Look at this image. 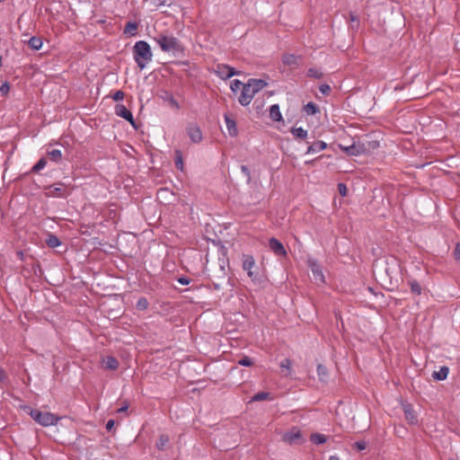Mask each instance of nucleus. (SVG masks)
<instances>
[{
  "instance_id": "nucleus-12",
  "label": "nucleus",
  "mask_w": 460,
  "mask_h": 460,
  "mask_svg": "<svg viewBox=\"0 0 460 460\" xmlns=\"http://www.w3.org/2000/svg\"><path fill=\"white\" fill-rule=\"evenodd\" d=\"M187 134L190 140L198 144L202 141L203 136L200 128L196 124H190L186 128Z\"/></svg>"
},
{
  "instance_id": "nucleus-14",
  "label": "nucleus",
  "mask_w": 460,
  "mask_h": 460,
  "mask_svg": "<svg viewBox=\"0 0 460 460\" xmlns=\"http://www.w3.org/2000/svg\"><path fill=\"white\" fill-rule=\"evenodd\" d=\"M300 59L301 58L299 56H296L294 54H285L282 58V62L286 66L296 68L299 66Z\"/></svg>"
},
{
  "instance_id": "nucleus-20",
  "label": "nucleus",
  "mask_w": 460,
  "mask_h": 460,
  "mask_svg": "<svg viewBox=\"0 0 460 460\" xmlns=\"http://www.w3.org/2000/svg\"><path fill=\"white\" fill-rule=\"evenodd\" d=\"M303 110L306 115H315L317 113H320L319 106L312 102H309L307 104H305Z\"/></svg>"
},
{
  "instance_id": "nucleus-1",
  "label": "nucleus",
  "mask_w": 460,
  "mask_h": 460,
  "mask_svg": "<svg viewBox=\"0 0 460 460\" xmlns=\"http://www.w3.org/2000/svg\"><path fill=\"white\" fill-rule=\"evenodd\" d=\"M153 40L160 47L163 52L172 53L174 56L183 52L181 43L173 35L159 33L153 38Z\"/></svg>"
},
{
  "instance_id": "nucleus-50",
  "label": "nucleus",
  "mask_w": 460,
  "mask_h": 460,
  "mask_svg": "<svg viewBox=\"0 0 460 460\" xmlns=\"http://www.w3.org/2000/svg\"><path fill=\"white\" fill-rule=\"evenodd\" d=\"M114 424H115L114 420H109L106 423V429L109 431L111 430L114 427Z\"/></svg>"
},
{
  "instance_id": "nucleus-13",
  "label": "nucleus",
  "mask_w": 460,
  "mask_h": 460,
  "mask_svg": "<svg viewBox=\"0 0 460 460\" xmlns=\"http://www.w3.org/2000/svg\"><path fill=\"white\" fill-rule=\"evenodd\" d=\"M269 247L277 256H286L287 251L284 245L275 237L269 240Z\"/></svg>"
},
{
  "instance_id": "nucleus-23",
  "label": "nucleus",
  "mask_w": 460,
  "mask_h": 460,
  "mask_svg": "<svg viewBox=\"0 0 460 460\" xmlns=\"http://www.w3.org/2000/svg\"><path fill=\"white\" fill-rule=\"evenodd\" d=\"M137 23L136 22H128L124 28V33L134 36L137 34Z\"/></svg>"
},
{
  "instance_id": "nucleus-21",
  "label": "nucleus",
  "mask_w": 460,
  "mask_h": 460,
  "mask_svg": "<svg viewBox=\"0 0 460 460\" xmlns=\"http://www.w3.org/2000/svg\"><path fill=\"white\" fill-rule=\"evenodd\" d=\"M270 115L274 121L282 120V115L279 110V106L278 104H273L270 106Z\"/></svg>"
},
{
  "instance_id": "nucleus-10",
  "label": "nucleus",
  "mask_w": 460,
  "mask_h": 460,
  "mask_svg": "<svg viewBox=\"0 0 460 460\" xmlns=\"http://www.w3.org/2000/svg\"><path fill=\"white\" fill-rule=\"evenodd\" d=\"M402 407L404 412V416L408 423L414 425L418 423V418L413 407L407 402H402Z\"/></svg>"
},
{
  "instance_id": "nucleus-4",
  "label": "nucleus",
  "mask_w": 460,
  "mask_h": 460,
  "mask_svg": "<svg viewBox=\"0 0 460 460\" xmlns=\"http://www.w3.org/2000/svg\"><path fill=\"white\" fill-rule=\"evenodd\" d=\"M242 268L247 272L248 277L253 282L261 280L259 268L256 266L255 260L251 254H243L242 256Z\"/></svg>"
},
{
  "instance_id": "nucleus-30",
  "label": "nucleus",
  "mask_w": 460,
  "mask_h": 460,
  "mask_svg": "<svg viewBox=\"0 0 460 460\" xmlns=\"http://www.w3.org/2000/svg\"><path fill=\"white\" fill-rule=\"evenodd\" d=\"M311 441L314 444L321 445L326 442V437L321 433H313L311 435Z\"/></svg>"
},
{
  "instance_id": "nucleus-7",
  "label": "nucleus",
  "mask_w": 460,
  "mask_h": 460,
  "mask_svg": "<svg viewBox=\"0 0 460 460\" xmlns=\"http://www.w3.org/2000/svg\"><path fill=\"white\" fill-rule=\"evenodd\" d=\"M214 73L222 80H227L235 75H239L238 71L226 64H217L214 68Z\"/></svg>"
},
{
  "instance_id": "nucleus-44",
  "label": "nucleus",
  "mask_w": 460,
  "mask_h": 460,
  "mask_svg": "<svg viewBox=\"0 0 460 460\" xmlns=\"http://www.w3.org/2000/svg\"><path fill=\"white\" fill-rule=\"evenodd\" d=\"M355 447L358 451H362L367 448V442L365 440H358L355 442Z\"/></svg>"
},
{
  "instance_id": "nucleus-49",
  "label": "nucleus",
  "mask_w": 460,
  "mask_h": 460,
  "mask_svg": "<svg viewBox=\"0 0 460 460\" xmlns=\"http://www.w3.org/2000/svg\"><path fill=\"white\" fill-rule=\"evenodd\" d=\"M178 282L181 285H188L190 284V280L188 278L181 277L178 279Z\"/></svg>"
},
{
  "instance_id": "nucleus-34",
  "label": "nucleus",
  "mask_w": 460,
  "mask_h": 460,
  "mask_svg": "<svg viewBox=\"0 0 460 460\" xmlns=\"http://www.w3.org/2000/svg\"><path fill=\"white\" fill-rule=\"evenodd\" d=\"M148 305H149L148 300L143 296L137 300L136 307H137V309H138L140 311H144V310L147 309Z\"/></svg>"
},
{
  "instance_id": "nucleus-52",
  "label": "nucleus",
  "mask_w": 460,
  "mask_h": 460,
  "mask_svg": "<svg viewBox=\"0 0 460 460\" xmlns=\"http://www.w3.org/2000/svg\"><path fill=\"white\" fill-rule=\"evenodd\" d=\"M23 256H24V254H23V252H22V251H19V252H17V257H18L20 260H22H22H23Z\"/></svg>"
},
{
  "instance_id": "nucleus-31",
  "label": "nucleus",
  "mask_w": 460,
  "mask_h": 460,
  "mask_svg": "<svg viewBox=\"0 0 460 460\" xmlns=\"http://www.w3.org/2000/svg\"><path fill=\"white\" fill-rule=\"evenodd\" d=\"M307 75L311 78L320 79L323 77V73L315 67H311L307 71Z\"/></svg>"
},
{
  "instance_id": "nucleus-56",
  "label": "nucleus",
  "mask_w": 460,
  "mask_h": 460,
  "mask_svg": "<svg viewBox=\"0 0 460 460\" xmlns=\"http://www.w3.org/2000/svg\"><path fill=\"white\" fill-rule=\"evenodd\" d=\"M450 460H453V459H450Z\"/></svg>"
},
{
  "instance_id": "nucleus-40",
  "label": "nucleus",
  "mask_w": 460,
  "mask_h": 460,
  "mask_svg": "<svg viewBox=\"0 0 460 460\" xmlns=\"http://www.w3.org/2000/svg\"><path fill=\"white\" fill-rule=\"evenodd\" d=\"M279 367L282 370L286 369L288 370V372H290V369H291V360L289 358H285L283 359L280 364H279ZM289 373H287L286 376H288Z\"/></svg>"
},
{
  "instance_id": "nucleus-16",
  "label": "nucleus",
  "mask_w": 460,
  "mask_h": 460,
  "mask_svg": "<svg viewBox=\"0 0 460 460\" xmlns=\"http://www.w3.org/2000/svg\"><path fill=\"white\" fill-rule=\"evenodd\" d=\"M226 125L228 130V133L231 137L237 136L238 130L236 127V122L234 119L230 118L229 115L225 114L224 115Z\"/></svg>"
},
{
  "instance_id": "nucleus-55",
  "label": "nucleus",
  "mask_w": 460,
  "mask_h": 460,
  "mask_svg": "<svg viewBox=\"0 0 460 460\" xmlns=\"http://www.w3.org/2000/svg\"><path fill=\"white\" fill-rule=\"evenodd\" d=\"M4 0H0V2H4Z\"/></svg>"
},
{
  "instance_id": "nucleus-17",
  "label": "nucleus",
  "mask_w": 460,
  "mask_h": 460,
  "mask_svg": "<svg viewBox=\"0 0 460 460\" xmlns=\"http://www.w3.org/2000/svg\"><path fill=\"white\" fill-rule=\"evenodd\" d=\"M327 147V144L323 140H318L309 145L306 150V154H316L324 150Z\"/></svg>"
},
{
  "instance_id": "nucleus-18",
  "label": "nucleus",
  "mask_w": 460,
  "mask_h": 460,
  "mask_svg": "<svg viewBox=\"0 0 460 460\" xmlns=\"http://www.w3.org/2000/svg\"><path fill=\"white\" fill-rule=\"evenodd\" d=\"M449 373V368L446 366H442L438 371H434L432 376L434 379L443 381L447 379Z\"/></svg>"
},
{
  "instance_id": "nucleus-3",
  "label": "nucleus",
  "mask_w": 460,
  "mask_h": 460,
  "mask_svg": "<svg viewBox=\"0 0 460 460\" xmlns=\"http://www.w3.org/2000/svg\"><path fill=\"white\" fill-rule=\"evenodd\" d=\"M30 415L37 423L43 427L57 425L60 420V417L51 412L41 411L36 409H31L30 411Z\"/></svg>"
},
{
  "instance_id": "nucleus-11",
  "label": "nucleus",
  "mask_w": 460,
  "mask_h": 460,
  "mask_svg": "<svg viewBox=\"0 0 460 460\" xmlns=\"http://www.w3.org/2000/svg\"><path fill=\"white\" fill-rule=\"evenodd\" d=\"M308 267L310 268L314 279L316 282L323 283L324 282V275L322 270L321 265L315 260L308 261Z\"/></svg>"
},
{
  "instance_id": "nucleus-9",
  "label": "nucleus",
  "mask_w": 460,
  "mask_h": 460,
  "mask_svg": "<svg viewBox=\"0 0 460 460\" xmlns=\"http://www.w3.org/2000/svg\"><path fill=\"white\" fill-rule=\"evenodd\" d=\"M115 114L128 121L134 128H136L135 119L132 112L127 109L124 104H117L115 106Z\"/></svg>"
},
{
  "instance_id": "nucleus-53",
  "label": "nucleus",
  "mask_w": 460,
  "mask_h": 460,
  "mask_svg": "<svg viewBox=\"0 0 460 460\" xmlns=\"http://www.w3.org/2000/svg\"><path fill=\"white\" fill-rule=\"evenodd\" d=\"M329 460H340L339 456H331L329 457Z\"/></svg>"
},
{
  "instance_id": "nucleus-6",
  "label": "nucleus",
  "mask_w": 460,
  "mask_h": 460,
  "mask_svg": "<svg viewBox=\"0 0 460 460\" xmlns=\"http://www.w3.org/2000/svg\"><path fill=\"white\" fill-rule=\"evenodd\" d=\"M339 148L342 150L347 155L358 156L367 152V148L365 144L361 142H353L349 146H344L342 144L338 145Z\"/></svg>"
},
{
  "instance_id": "nucleus-8",
  "label": "nucleus",
  "mask_w": 460,
  "mask_h": 460,
  "mask_svg": "<svg viewBox=\"0 0 460 460\" xmlns=\"http://www.w3.org/2000/svg\"><path fill=\"white\" fill-rule=\"evenodd\" d=\"M254 95L255 94L252 93L250 85L247 83L243 84V86L238 97V102L241 105L247 106L251 103Z\"/></svg>"
},
{
  "instance_id": "nucleus-32",
  "label": "nucleus",
  "mask_w": 460,
  "mask_h": 460,
  "mask_svg": "<svg viewBox=\"0 0 460 460\" xmlns=\"http://www.w3.org/2000/svg\"><path fill=\"white\" fill-rule=\"evenodd\" d=\"M47 164V160L45 158H40L31 168V172H39L42 169L45 168Z\"/></svg>"
},
{
  "instance_id": "nucleus-5",
  "label": "nucleus",
  "mask_w": 460,
  "mask_h": 460,
  "mask_svg": "<svg viewBox=\"0 0 460 460\" xmlns=\"http://www.w3.org/2000/svg\"><path fill=\"white\" fill-rule=\"evenodd\" d=\"M46 195L49 198H66L69 196L67 187L63 182L54 183L45 188Z\"/></svg>"
},
{
  "instance_id": "nucleus-38",
  "label": "nucleus",
  "mask_w": 460,
  "mask_h": 460,
  "mask_svg": "<svg viewBox=\"0 0 460 460\" xmlns=\"http://www.w3.org/2000/svg\"><path fill=\"white\" fill-rule=\"evenodd\" d=\"M270 396V394L269 393H266V392H260V393H257L256 394H254L252 397V402H259V401H263V400H266L268 399Z\"/></svg>"
},
{
  "instance_id": "nucleus-22",
  "label": "nucleus",
  "mask_w": 460,
  "mask_h": 460,
  "mask_svg": "<svg viewBox=\"0 0 460 460\" xmlns=\"http://www.w3.org/2000/svg\"><path fill=\"white\" fill-rule=\"evenodd\" d=\"M290 132L297 139H305L307 137V130L304 129L302 127H293Z\"/></svg>"
},
{
  "instance_id": "nucleus-37",
  "label": "nucleus",
  "mask_w": 460,
  "mask_h": 460,
  "mask_svg": "<svg viewBox=\"0 0 460 460\" xmlns=\"http://www.w3.org/2000/svg\"><path fill=\"white\" fill-rule=\"evenodd\" d=\"M317 374H318V376H319L321 380H325V378L328 376V371H327L326 367H324L323 365L319 364L317 366Z\"/></svg>"
},
{
  "instance_id": "nucleus-29",
  "label": "nucleus",
  "mask_w": 460,
  "mask_h": 460,
  "mask_svg": "<svg viewBox=\"0 0 460 460\" xmlns=\"http://www.w3.org/2000/svg\"><path fill=\"white\" fill-rule=\"evenodd\" d=\"M175 166L177 169L183 171L184 165H183V157L181 150H175Z\"/></svg>"
},
{
  "instance_id": "nucleus-41",
  "label": "nucleus",
  "mask_w": 460,
  "mask_h": 460,
  "mask_svg": "<svg viewBox=\"0 0 460 460\" xmlns=\"http://www.w3.org/2000/svg\"><path fill=\"white\" fill-rule=\"evenodd\" d=\"M319 91L323 95H329L332 92V88L329 84H323L319 86Z\"/></svg>"
},
{
  "instance_id": "nucleus-35",
  "label": "nucleus",
  "mask_w": 460,
  "mask_h": 460,
  "mask_svg": "<svg viewBox=\"0 0 460 460\" xmlns=\"http://www.w3.org/2000/svg\"><path fill=\"white\" fill-rule=\"evenodd\" d=\"M410 287H411V290L412 293H414L416 295L421 294L422 289H421L420 283L417 280H411Z\"/></svg>"
},
{
  "instance_id": "nucleus-43",
  "label": "nucleus",
  "mask_w": 460,
  "mask_h": 460,
  "mask_svg": "<svg viewBox=\"0 0 460 460\" xmlns=\"http://www.w3.org/2000/svg\"><path fill=\"white\" fill-rule=\"evenodd\" d=\"M124 93L120 90L117 91L114 93L113 96H112V99L115 101V102H119V101H122L124 99Z\"/></svg>"
},
{
  "instance_id": "nucleus-47",
  "label": "nucleus",
  "mask_w": 460,
  "mask_h": 460,
  "mask_svg": "<svg viewBox=\"0 0 460 460\" xmlns=\"http://www.w3.org/2000/svg\"><path fill=\"white\" fill-rule=\"evenodd\" d=\"M7 380V376L5 371L0 367V384H4Z\"/></svg>"
},
{
  "instance_id": "nucleus-36",
  "label": "nucleus",
  "mask_w": 460,
  "mask_h": 460,
  "mask_svg": "<svg viewBox=\"0 0 460 460\" xmlns=\"http://www.w3.org/2000/svg\"><path fill=\"white\" fill-rule=\"evenodd\" d=\"M243 84L242 81L238 80V79H234L231 82V85H230V88L232 90V92L234 93H236L237 91L241 90L242 91V88L243 86Z\"/></svg>"
},
{
  "instance_id": "nucleus-26",
  "label": "nucleus",
  "mask_w": 460,
  "mask_h": 460,
  "mask_svg": "<svg viewBox=\"0 0 460 460\" xmlns=\"http://www.w3.org/2000/svg\"><path fill=\"white\" fill-rule=\"evenodd\" d=\"M169 440L170 439H169L168 435H165V434L160 435L159 439L157 440V442L155 444L157 449H159L161 451L164 450L166 446L169 443Z\"/></svg>"
},
{
  "instance_id": "nucleus-25",
  "label": "nucleus",
  "mask_w": 460,
  "mask_h": 460,
  "mask_svg": "<svg viewBox=\"0 0 460 460\" xmlns=\"http://www.w3.org/2000/svg\"><path fill=\"white\" fill-rule=\"evenodd\" d=\"M46 243L50 248L58 247L61 244L60 240L55 234H49L46 239Z\"/></svg>"
},
{
  "instance_id": "nucleus-48",
  "label": "nucleus",
  "mask_w": 460,
  "mask_h": 460,
  "mask_svg": "<svg viewBox=\"0 0 460 460\" xmlns=\"http://www.w3.org/2000/svg\"><path fill=\"white\" fill-rule=\"evenodd\" d=\"M454 256L456 261H460V243L456 244L454 251Z\"/></svg>"
},
{
  "instance_id": "nucleus-27",
  "label": "nucleus",
  "mask_w": 460,
  "mask_h": 460,
  "mask_svg": "<svg viewBox=\"0 0 460 460\" xmlns=\"http://www.w3.org/2000/svg\"><path fill=\"white\" fill-rule=\"evenodd\" d=\"M301 438V433L299 430H293L291 432L286 433L284 436L285 441L289 443H294L296 439Z\"/></svg>"
},
{
  "instance_id": "nucleus-45",
  "label": "nucleus",
  "mask_w": 460,
  "mask_h": 460,
  "mask_svg": "<svg viewBox=\"0 0 460 460\" xmlns=\"http://www.w3.org/2000/svg\"><path fill=\"white\" fill-rule=\"evenodd\" d=\"M241 172L247 177V182H250L251 181V172L250 169L246 165L241 166Z\"/></svg>"
},
{
  "instance_id": "nucleus-46",
  "label": "nucleus",
  "mask_w": 460,
  "mask_h": 460,
  "mask_svg": "<svg viewBox=\"0 0 460 460\" xmlns=\"http://www.w3.org/2000/svg\"><path fill=\"white\" fill-rule=\"evenodd\" d=\"M339 192L341 196L347 195V187L344 183H339L338 184Z\"/></svg>"
},
{
  "instance_id": "nucleus-24",
  "label": "nucleus",
  "mask_w": 460,
  "mask_h": 460,
  "mask_svg": "<svg viewBox=\"0 0 460 460\" xmlns=\"http://www.w3.org/2000/svg\"><path fill=\"white\" fill-rule=\"evenodd\" d=\"M42 40L39 37H31L29 41L28 45L29 47L33 50H39L42 47Z\"/></svg>"
},
{
  "instance_id": "nucleus-15",
  "label": "nucleus",
  "mask_w": 460,
  "mask_h": 460,
  "mask_svg": "<svg viewBox=\"0 0 460 460\" xmlns=\"http://www.w3.org/2000/svg\"><path fill=\"white\" fill-rule=\"evenodd\" d=\"M247 84L250 85V87L254 94H256L257 93L261 91L268 84L267 82H265L262 79H254V78L249 79Z\"/></svg>"
},
{
  "instance_id": "nucleus-19",
  "label": "nucleus",
  "mask_w": 460,
  "mask_h": 460,
  "mask_svg": "<svg viewBox=\"0 0 460 460\" xmlns=\"http://www.w3.org/2000/svg\"><path fill=\"white\" fill-rule=\"evenodd\" d=\"M103 365L106 369L115 370L119 367V361L111 356H108L103 360Z\"/></svg>"
},
{
  "instance_id": "nucleus-51",
  "label": "nucleus",
  "mask_w": 460,
  "mask_h": 460,
  "mask_svg": "<svg viewBox=\"0 0 460 460\" xmlns=\"http://www.w3.org/2000/svg\"><path fill=\"white\" fill-rule=\"evenodd\" d=\"M128 406L126 404L118 410V412H124L128 410Z\"/></svg>"
},
{
  "instance_id": "nucleus-2",
  "label": "nucleus",
  "mask_w": 460,
  "mask_h": 460,
  "mask_svg": "<svg viewBox=\"0 0 460 460\" xmlns=\"http://www.w3.org/2000/svg\"><path fill=\"white\" fill-rule=\"evenodd\" d=\"M133 58L141 70L146 68L153 58L150 45L145 40L137 41L133 47Z\"/></svg>"
},
{
  "instance_id": "nucleus-33",
  "label": "nucleus",
  "mask_w": 460,
  "mask_h": 460,
  "mask_svg": "<svg viewBox=\"0 0 460 460\" xmlns=\"http://www.w3.org/2000/svg\"><path fill=\"white\" fill-rule=\"evenodd\" d=\"M144 3L150 4L152 6V9H157L160 6H163L165 4L166 0H144Z\"/></svg>"
},
{
  "instance_id": "nucleus-54",
  "label": "nucleus",
  "mask_w": 460,
  "mask_h": 460,
  "mask_svg": "<svg viewBox=\"0 0 460 460\" xmlns=\"http://www.w3.org/2000/svg\"><path fill=\"white\" fill-rule=\"evenodd\" d=\"M164 192H167V190H159V193H160V194L164 193Z\"/></svg>"
},
{
  "instance_id": "nucleus-28",
  "label": "nucleus",
  "mask_w": 460,
  "mask_h": 460,
  "mask_svg": "<svg viewBox=\"0 0 460 460\" xmlns=\"http://www.w3.org/2000/svg\"><path fill=\"white\" fill-rule=\"evenodd\" d=\"M50 160L58 163L62 158V152L59 149H53L48 152Z\"/></svg>"
},
{
  "instance_id": "nucleus-39",
  "label": "nucleus",
  "mask_w": 460,
  "mask_h": 460,
  "mask_svg": "<svg viewBox=\"0 0 460 460\" xmlns=\"http://www.w3.org/2000/svg\"><path fill=\"white\" fill-rule=\"evenodd\" d=\"M238 364L243 367H251L253 365V361L251 358L244 356L238 360Z\"/></svg>"
},
{
  "instance_id": "nucleus-42",
  "label": "nucleus",
  "mask_w": 460,
  "mask_h": 460,
  "mask_svg": "<svg viewBox=\"0 0 460 460\" xmlns=\"http://www.w3.org/2000/svg\"><path fill=\"white\" fill-rule=\"evenodd\" d=\"M10 91V84L8 82H4L0 86V93L2 95H6Z\"/></svg>"
}]
</instances>
